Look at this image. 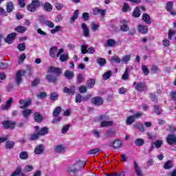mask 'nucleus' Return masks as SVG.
Returning a JSON list of instances; mask_svg holds the SVG:
<instances>
[{"label": "nucleus", "instance_id": "nucleus-57", "mask_svg": "<svg viewBox=\"0 0 176 176\" xmlns=\"http://www.w3.org/2000/svg\"><path fill=\"white\" fill-rule=\"evenodd\" d=\"M45 25L49 27L50 28H54V23L50 20H47L45 21Z\"/></svg>", "mask_w": 176, "mask_h": 176}, {"label": "nucleus", "instance_id": "nucleus-51", "mask_svg": "<svg viewBox=\"0 0 176 176\" xmlns=\"http://www.w3.org/2000/svg\"><path fill=\"white\" fill-rule=\"evenodd\" d=\"M34 170V166L32 165H27L25 166L23 169V173H30Z\"/></svg>", "mask_w": 176, "mask_h": 176}, {"label": "nucleus", "instance_id": "nucleus-35", "mask_svg": "<svg viewBox=\"0 0 176 176\" xmlns=\"http://www.w3.org/2000/svg\"><path fill=\"white\" fill-rule=\"evenodd\" d=\"M19 157L22 160H27L29 157L28 153L27 151H21L19 154Z\"/></svg>", "mask_w": 176, "mask_h": 176}, {"label": "nucleus", "instance_id": "nucleus-61", "mask_svg": "<svg viewBox=\"0 0 176 176\" xmlns=\"http://www.w3.org/2000/svg\"><path fill=\"white\" fill-rule=\"evenodd\" d=\"M61 30V26L57 25L54 29L51 30L50 32L51 34H56V32H58Z\"/></svg>", "mask_w": 176, "mask_h": 176}, {"label": "nucleus", "instance_id": "nucleus-15", "mask_svg": "<svg viewBox=\"0 0 176 176\" xmlns=\"http://www.w3.org/2000/svg\"><path fill=\"white\" fill-rule=\"evenodd\" d=\"M133 168L138 176H142V170L135 161L133 162Z\"/></svg>", "mask_w": 176, "mask_h": 176}, {"label": "nucleus", "instance_id": "nucleus-37", "mask_svg": "<svg viewBox=\"0 0 176 176\" xmlns=\"http://www.w3.org/2000/svg\"><path fill=\"white\" fill-rule=\"evenodd\" d=\"M94 85H96V80L93 78L89 79L87 82V86L89 89H93V87H94Z\"/></svg>", "mask_w": 176, "mask_h": 176}, {"label": "nucleus", "instance_id": "nucleus-41", "mask_svg": "<svg viewBox=\"0 0 176 176\" xmlns=\"http://www.w3.org/2000/svg\"><path fill=\"white\" fill-rule=\"evenodd\" d=\"M59 60L60 61H61L62 63H65L67 62L68 60H69V58L68 57V54H61L59 57Z\"/></svg>", "mask_w": 176, "mask_h": 176}, {"label": "nucleus", "instance_id": "nucleus-26", "mask_svg": "<svg viewBox=\"0 0 176 176\" xmlns=\"http://www.w3.org/2000/svg\"><path fill=\"white\" fill-rule=\"evenodd\" d=\"M100 126L101 127H111V126H113V121H102Z\"/></svg>", "mask_w": 176, "mask_h": 176}, {"label": "nucleus", "instance_id": "nucleus-60", "mask_svg": "<svg viewBox=\"0 0 176 176\" xmlns=\"http://www.w3.org/2000/svg\"><path fill=\"white\" fill-rule=\"evenodd\" d=\"M17 49L19 50V52H24L25 50V44L21 43V44L18 45Z\"/></svg>", "mask_w": 176, "mask_h": 176}, {"label": "nucleus", "instance_id": "nucleus-63", "mask_svg": "<svg viewBox=\"0 0 176 176\" xmlns=\"http://www.w3.org/2000/svg\"><path fill=\"white\" fill-rule=\"evenodd\" d=\"M27 9L29 12H35V10H36V8L32 4V3L28 6Z\"/></svg>", "mask_w": 176, "mask_h": 176}, {"label": "nucleus", "instance_id": "nucleus-39", "mask_svg": "<svg viewBox=\"0 0 176 176\" xmlns=\"http://www.w3.org/2000/svg\"><path fill=\"white\" fill-rule=\"evenodd\" d=\"M130 60H131V55H126V56H122L121 61L124 64H127V63H129V61H130Z\"/></svg>", "mask_w": 176, "mask_h": 176}, {"label": "nucleus", "instance_id": "nucleus-45", "mask_svg": "<svg viewBox=\"0 0 176 176\" xmlns=\"http://www.w3.org/2000/svg\"><path fill=\"white\" fill-rule=\"evenodd\" d=\"M153 145L157 149H159V148H162V145H163V140H157L153 142Z\"/></svg>", "mask_w": 176, "mask_h": 176}, {"label": "nucleus", "instance_id": "nucleus-1", "mask_svg": "<svg viewBox=\"0 0 176 176\" xmlns=\"http://www.w3.org/2000/svg\"><path fill=\"white\" fill-rule=\"evenodd\" d=\"M83 167H85L83 164L77 163L69 166L68 168V171L69 173H73V174H75V173H78V171H80V170H83Z\"/></svg>", "mask_w": 176, "mask_h": 176}, {"label": "nucleus", "instance_id": "nucleus-6", "mask_svg": "<svg viewBox=\"0 0 176 176\" xmlns=\"http://www.w3.org/2000/svg\"><path fill=\"white\" fill-rule=\"evenodd\" d=\"M34 129L36 130V133H38V135H46L49 133V129L47 127H43L39 129V126H35Z\"/></svg>", "mask_w": 176, "mask_h": 176}, {"label": "nucleus", "instance_id": "nucleus-44", "mask_svg": "<svg viewBox=\"0 0 176 176\" xmlns=\"http://www.w3.org/2000/svg\"><path fill=\"white\" fill-rule=\"evenodd\" d=\"M61 107H57L56 108L54 109L52 113L54 116H58L60 113H61Z\"/></svg>", "mask_w": 176, "mask_h": 176}, {"label": "nucleus", "instance_id": "nucleus-33", "mask_svg": "<svg viewBox=\"0 0 176 176\" xmlns=\"http://www.w3.org/2000/svg\"><path fill=\"white\" fill-rule=\"evenodd\" d=\"M144 144H145V140L142 138H137L135 141V145H136V146H142Z\"/></svg>", "mask_w": 176, "mask_h": 176}, {"label": "nucleus", "instance_id": "nucleus-32", "mask_svg": "<svg viewBox=\"0 0 176 176\" xmlns=\"http://www.w3.org/2000/svg\"><path fill=\"white\" fill-rule=\"evenodd\" d=\"M107 46H109V47H113L116 45V41L109 38L106 42Z\"/></svg>", "mask_w": 176, "mask_h": 176}, {"label": "nucleus", "instance_id": "nucleus-62", "mask_svg": "<svg viewBox=\"0 0 176 176\" xmlns=\"http://www.w3.org/2000/svg\"><path fill=\"white\" fill-rule=\"evenodd\" d=\"M31 3L33 4L36 9L41 6V2L38 0H32Z\"/></svg>", "mask_w": 176, "mask_h": 176}, {"label": "nucleus", "instance_id": "nucleus-17", "mask_svg": "<svg viewBox=\"0 0 176 176\" xmlns=\"http://www.w3.org/2000/svg\"><path fill=\"white\" fill-rule=\"evenodd\" d=\"M166 142L169 145H174L176 144V135H169L166 139Z\"/></svg>", "mask_w": 176, "mask_h": 176}, {"label": "nucleus", "instance_id": "nucleus-2", "mask_svg": "<svg viewBox=\"0 0 176 176\" xmlns=\"http://www.w3.org/2000/svg\"><path fill=\"white\" fill-rule=\"evenodd\" d=\"M133 86H135V89L136 90V91H145V90L148 89V87H146V83L142 82H134Z\"/></svg>", "mask_w": 176, "mask_h": 176}, {"label": "nucleus", "instance_id": "nucleus-29", "mask_svg": "<svg viewBox=\"0 0 176 176\" xmlns=\"http://www.w3.org/2000/svg\"><path fill=\"white\" fill-rule=\"evenodd\" d=\"M57 50H58V48L56 46L52 47L50 49V57H56V53H57Z\"/></svg>", "mask_w": 176, "mask_h": 176}, {"label": "nucleus", "instance_id": "nucleus-53", "mask_svg": "<svg viewBox=\"0 0 176 176\" xmlns=\"http://www.w3.org/2000/svg\"><path fill=\"white\" fill-rule=\"evenodd\" d=\"M101 150L98 148H93L91 150L88 151L89 155H97L98 152H100Z\"/></svg>", "mask_w": 176, "mask_h": 176}, {"label": "nucleus", "instance_id": "nucleus-18", "mask_svg": "<svg viewBox=\"0 0 176 176\" xmlns=\"http://www.w3.org/2000/svg\"><path fill=\"white\" fill-rule=\"evenodd\" d=\"M45 151V147L43 146V144H39L36 146V147L34 149V154L35 155H42Z\"/></svg>", "mask_w": 176, "mask_h": 176}, {"label": "nucleus", "instance_id": "nucleus-43", "mask_svg": "<svg viewBox=\"0 0 176 176\" xmlns=\"http://www.w3.org/2000/svg\"><path fill=\"white\" fill-rule=\"evenodd\" d=\"M79 16V10H76L74 12V15L71 17L72 23H74Z\"/></svg>", "mask_w": 176, "mask_h": 176}, {"label": "nucleus", "instance_id": "nucleus-30", "mask_svg": "<svg viewBox=\"0 0 176 176\" xmlns=\"http://www.w3.org/2000/svg\"><path fill=\"white\" fill-rule=\"evenodd\" d=\"M134 129L139 130V131L144 132L145 131V128H144V124L139 122L133 125Z\"/></svg>", "mask_w": 176, "mask_h": 176}, {"label": "nucleus", "instance_id": "nucleus-21", "mask_svg": "<svg viewBox=\"0 0 176 176\" xmlns=\"http://www.w3.org/2000/svg\"><path fill=\"white\" fill-rule=\"evenodd\" d=\"M64 76L66 77L67 79H69V80H71V79H74V78H75V74L69 70H66L64 72Z\"/></svg>", "mask_w": 176, "mask_h": 176}, {"label": "nucleus", "instance_id": "nucleus-10", "mask_svg": "<svg viewBox=\"0 0 176 176\" xmlns=\"http://www.w3.org/2000/svg\"><path fill=\"white\" fill-rule=\"evenodd\" d=\"M14 80L16 85H18V86H20L21 82H23V72L21 70H19L16 72Z\"/></svg>", "mask_w": 176, "mask_h": 176}, {"label": "nucleus", "instance_id": "nucleus-36", "mask_svg": "<svg viewBox=\"0 0 176 176\" xmlns=\"http://www.w3.org/2000/svg\"><path fill=\"white\" fill-rule=\"evenodd\" d=\"M96 62L98 64H99V65H100V67H104V65L107 64V60L104 58H98L96 59Z\"/></svg>", "mask_w": 176, "mask_h": 176}, {"label": "nucleus", "instance_id": "nucleus-47", "mask_svg": "<svg viewBox=\"0 0 176 176\" xmlns=\"http://www.w3.org/2000/svg\"><path fill=\"white\" fill-rule=\"evenodd\" d=\"M174 3H173V1H168L166 3V9L168 12H171V10H173V6Z\"/></svg>", "mask_w": 176, "mask_h": 176}, {"label": "nucleus", "instance_id": "nucleus-8", "mask_svg": "<svg viewBox=\"0 0 176 176\" xmlns=\"http://www.w3.org/2000/svg\"><path fill=\"white\" fill-rule=\"evenodd\" d=\"M16 36H17V33L16 32L8 34V36L5 38V42L9 45H11V43H13V41H14V39H16Z\"/></svg>", "mask_w": 176, "mask_h": 176}, {"label": "nucleus", "instance_id": "nucleus-22", "mask_svg": "<svg viewBox=\"0 0 176 176\" xmlns=\"http://www.w3.org/2000/svg\"><path fill=\"white\" fill-rule=\"evenodd\" d=\"M109 61L111 64H115V63L116 64H120V63H122V59L118 56H114L109 58Z\"/></svg>", "mask_w": 176, "mask_h": 176}, {"label": "nucleus", "instance_id": "nucleus-7", "mask_svg": "<svg viewBox=\"0 0 176 176\" xmlns=\"http://www.w3.org/2000/svg\"><path fill=\"white\" fill-rule=\"evenodd\" d=\"M120 30L123 32H127L130 28L129 27V21L126 19H122L120 21Z\"/></svg>", "mask_w": 176, "mask_h": 176}, {"label": "nucleus", "instance_id": "nucleus-64", "mask_svg": "<svg viewBox=\"0 0 176 176\" xmlns=\"http://www.w3.org/2000/svg\"><path fill=\"white\" fill-rule=\"evenodd\" d=\"M37 98H46V94L45 92H40L39 94H36Z\"/></svg>", "mask_w": 176, "mask_h": 176}, {"label": "nucleus", "instance_id": "nucleus-55", "mask_svg": "<svg viewBox=\"0 0 176 176\" xmlns=\"http://www.w3.org/2000/svg\"><path fill=\"white\" fill-rule=\"evenodd\" d=\"M135 120V119L134 118V117H133V116H131L126 118V124H132V123H134Z\"/></svg>", "mask_w": 176, "mask_h": 176}, {"label": "nucleus", "instance_id": "nucleus-9", "mask_svg": "<svg viewBox=\"0 0 176 176\" xmlns=\"http://www.w3.org/2000/svg\"><path fill=\"white\" fill-rule=\"evenodd\" d=\"M31 102H32V100H31L30 98L28 99L26 101L21 99L19 100V104L21 105L20 107L21 109H25L27 107H30V105H31Z\"/></svg>", "mask_w": 176, "mask_h": 176}, {"label": "nucleus", "instance_id": "nucleus-31", "mask_svg": "<svg viewBox=\"0 0 176 176\" xmlns=\"http://www.w3.org/2000/svg\"><path fill=\"white\" fill-rule=\"evenodd\" d=\"M14 142L12 140H8L6 142V148L7 149H13V148L14 147Z\"/></svg>", "mask_w": 176, "mask_h": 176}, {"label": "nucleus", "instance_id": "nucleus-38", "mask_svg": "<svg viewBox=\"0 0 176 176\" xmlns=\"http://www.w3.org/2000/svg\"><path fill=\"white\" fill-rule=\"evenodd\" d=\"M112 76V72L107 71L102 75V80H108V79Z\"/></svg>", "mask_w": 176, "mask_h": 176}, {"label": "nucleus", "instance_id": "nucleus-12", "mask_svg": "<svg viewBox=\"0 0 176 176\" xmlns=\"http://www.w3.org/2000/svg\"><path fill=\"white\" fill-rule=\"evenodd\" d=\"M3 126L6 130H9V129H14V126H16V122L6 120L3 122Z\"/></svg>", "mask_w": 176, "mask_h": 176}, {"label": "nucleus", "instance_id": "nucleus-20", "mask_svg": "<svg viewBox=\"0 0 176 176\" xmlns=\"http://www.w3.org/2000/svg\"><path fill=\"white\" fill-rule=\"evenodd\" d=\"M54 151L56 153H64V152H65V147H64L63 145L55 146Z\"/></svg>", "mask_w": 176, "mask_h": 176}, {"label": "nucleus", "instance_id": "nucleus-5", "mask_svg": "<svg viewBox=\"0 0 176 176\" xmlns=\"http://www.w3.org/2000/svg\"><path fill=\"white\" fill-rule=\"evenodd\" d=\"M63 93L68 96H74L76 93V87L75 85H72L70 87H65L63 88Z\"/></svg>", "mask_w": 176, "mask_h": 176}, {"label": "nucleus", "instance_id": "nucleus-19", "mask_svg": "<svg viewBox=\"0 0 176 176\" xmlns=\"http://www.w3.org/2000/svg\"><path fill=\"white\" fill-rule=\"evenodd\" d=\"M34 119L36 123H41L43 120V117L41 115V113L35 112L33 114Z\"/></svg>", "mask_w": 176, "mask_h": 176}, {"label": "nucleus", "instance_id": "nucleus-56", "mask_svg": "<svg viewBox=\"0 0 176 176\" xmlns=\"http://www.w3.org/2000/svg\"><path fill=\"white\" fill-rule=\"evenodd\" d=\"M83 82V75L79 74L77 76V80H76V84L77 85H80Z\"/></svg>", "mask_w": 176, "mask_h": 176}, {"label": "nucleus", "instance_id": "nucleus-14", "mask_svg": "<svg viewBox=\"0 0 176 176\" xmlns=\"http://www.w3.org/2000/svg\"><path fill=\"white\" fill-rule=\"evenodd\" d=\"M122 141L119 140H116L110 144V146L114 149H119V148H122Z\"/></svg>", "mask_w": 176, "mask_h": 176}, {"label": "nucleus", "instance_id": "nucleus-42", "mask_svg": "<svg viewBox=\"0 0 176 176\" xmlns=\"http://www.w3.org/2000/svg\"><path fill=\"white\" fill-rule=\"evenodd\" d=\"M132 16L136 18L140 17V16H141V11L140 10V8H135L133 12Z\"/></svg>", "mask_w": 176, "mask_h": 176}, {"label": "nucleus", "instance_id": "nucleus-13", "mask_svg": "<svg viewBox=\"0 0 176 176\" xmlns=\"http://www.w3.org/2000/svg\"><path fill=\"white\" fill-rule=\"evenodd\" d=\"M92 103L94 105L100 107V105H102V104H104V100H102L100 96H96L92 98Z\"/></svg>", "mask_w": 176, "mask_h": 176}, {"label": "nucleus", "instance_id": "nucleus-3", "mask_svg": "<svg viewBox=\"0 0 176 176\" xmlns=\"http://www.w3.org/2000/svg\"><path fill=\"white\" fill-rule=\"evenodd\" d=\"M95 52H96V48L93 47H89L87 45H83L81 46L82 54H86V53H89V54H94Z\"/></svg>", "mask_w": 176, "mask_h": 176}, {"label": "nucleus", "instance_id": "nucleus-49", "mask_svg": "<svg viewBox=\"0 0 176 176\" xmlns=\"http://www.w3.org/2000/svg\"><path fill=\"white\" fill-rule=\"evenodd\" d=\"M50 100L52 101H57V100H58V94L56 92H52L50 94Z\"/></svg>", "mask_w": 176, "mask_h": 176}, {"label": "nucleus", "instance_id": "nucleus-48", "mask_svg": "<svg viewBox=\"0 0 176 176\" xmlns=\"http://www.w3.org/2000/svg\"><path fill=\"white\" fill-rule=\"evenodd\" d=\"M111 118L107 114H102L99 116V120H102V122L109 120Z\"/></svg>", "mask_w": 176, "mask_h": 176}, {"label": "nucleus", "instance_id": "nucleus-28", "mask_svg": "<svg viewBox=\"0 0 176 176\" xmlns=\"http://www.w3.org/2000/svg\"><path fill=\"white\" fill-rule=\"evenodd\" d=\"M172 167H174V165L173 164V161L171 160L166 161L164 164V170H170Z\"/></svg>", "mask_w": 176, "mask_h": 176}, {"label": "nucleus", "instance_id": "nucleus-23", "mask_svg": "<svg viewBox=\"0 0 176 176\" xmlns=\"http://www.w3.org/2000/svg\"><path fill=\"white\" fill-rule=\"evenodd\" d=\"M32 113V109H28L22 111V115L24 118V119L27 120L28 118H30V115Z\"/></svg>", "mask_w": 176, "mask_h": 176}, {"label": "nucleus", "instance_id": "nucleus-58", "mask_svg": "<svg viewBox=\"0 0 176 176\" xmlns=\"http://www.w3.org/2000/svg\"><path fill=\"white\" fill-rule=\"evenodd\" d=\"M142 70L143 74H144V75H149V69H148V67L145 66V65H142Z\"/></svg>", "mask_w": 176, "mask_h": 176}, {"label": "nucleus", "instance_id": "nucleus-27", "mask_svg": "<svg viewBox=\"0 0 176 176\" xmlns=\"http://www.w3.org/2000/svg\"><path fill=\"white\" fill-rule=\"evenodd\" d=\"M14 9V6L13 2L10 1L7 3L6 11L8 12V13H12Z\"/></svg>", "mask_w": 176, "mask_h": 176}, {"label": "nucleus", "instance_id": "nucleus-11", "mask_svg": "<svg viewBox=\"0 0 176 176\" xmlns=\"http://www.w3.org/2000/svg\"><path fill=\"white\" fill-rule=\"evenodd\" d=\"M12 104H13V98H10L9 100L6 101V104L1 105L2 111H9L10 107H12Z\"/></svg>", "mask_w": 176, "mask_h": 176}, {"label": "nucleus", "instance_id": "nucleus-46", "mask_svg": "<svg viewBox=\"0 0 176 176\" xmlns=\"http://www.w3.org/2000/svg\"><path fill=\"white\" fill-rule=\"evenodd\" d=\"M21 166H18L16 169L12 173L10 176H17L21 174Z\"/></svg>", "mask_w": 176, "mask_h": 176}, {"label": "nucleus", "instance_id": "nucleus-4", "mask_svg": "<svg viewBox=\"0 0 176 176\" xmlns=\"http://www.w3.org/2000/svg\"><path fill=\"white\" fill-rule=\"evenodd\" d=\"M47 74H54L56 76L63 74V70L60 67H50L47 70Z\"/></svg>", "mask_w": 176, "mask_h": 176}, {"label": "nucleus", "instance_id": "nucleus-54", "mask_svg": "<svg viewBox=\"0 0 176 176\" xmlns=\"http://www.w3.org/2000/svg\"><path fill=\"white\" fill-rule=\"evenodd\" d=\"M78 91L79 93H81V94H85V93H87V87H86V86L81 85L78 87Z\"/></svg>", "mask_w": 176, "mask_h": 176}, {"label": "nucleus", "instance_id": "nucleus-25", "mask_svg": "<svg viewBox=\"0 0 176 176\" xmlns=\"http://www.w3.org/2000/svg\"><path fill=\"white\" fill-rule=\"evenodd\" d=\"M143 21L146 23V24H151L152 21L151 19V16L148 14H144L142 17Z\"/></svg>", "mask_w": 176, "mask_h": 176}, {"label": "nucleus", "instance_id": "nucleus-34", "mask_svg": "<svg viewBox=\"0 0 176 176\" xmlns=\"http://www.w3.org/2000/svg\"><path fill=\"white\" fill-rule=\"evenodd\" d=\"M15 31H16V32H19L20 34H23V32L27 31V28L25 26L20 25L15 28Z\"/></svg>", "mask_w": 176, "mask_h": 176}, {"label": "nucleus", "instance_id": "nucleus-59", "mask_svg": "<svg viewBox=\"0 0 176 176\" xmlns=\"http://www.w3.org/2000/svg\"><path fill=\"white\" fill-rule=\"evenodd\" d=\"M82 95H80V94H77L76 95V102L77 104H80V102H82Z\"/></svg>", "mask_w": 176, "mask_h": 176}, {"label": "nucleus", "instance_id": "nucleus-52", "mask_svg": "<svg viewBox=\"0 0 176 176\" xmlns=\"http://www.w3.org/2000/svg\"><path fill=\"white\" fill-rule=\"evenodd\" d=\"M123 80H127L129 79V68L126 67L124 74L122 76Z\"/></svg>", "mask_w": 176, "mask_h": 176}, {"label": "nucleus", "instance_id": "nucleus-24", "mask_svg": "<svg viewBox=\"0 0 176 176\" xmlns=\"http://www.w3.org/2000/svg\"><path fill=\"white\" fill-rule=\"evenodd\" d=\"M138 31L141 34H148V27L144 25H139L138 28Z\"/></svg>", "mask_w": 176, "mask_h": 176}, {"label": "nucleus", "instance_id": "nucleus-50", "mask_svg": "<svg viewBox=\"0 0 176 176\" xmlns=\"http://www.w3.org/2000/svg\"><path fill=\"white\" fill-rule=\"evenodd\" d=\"M44 10H47V12H52V10H53V6L49 3H45Z\"/></svg>", "mask_w": 176, "mask_h": 176}, {"label": "nucleus", "instance_id": "nucleus-16", "mask_svg": "<svg viewBox=\"0 0 176 176\" xmlns=\"http://www.w3.org/2000/svg\"><path fill=\"white\" fill-rule=\"evenodd\" d=\"M81 28H82V34L84 36H85L87 38L90 36V32L89 31V28H87V25H86V23H82Z\"/></svg>", "mask_w": 176, "mask_h": 176}, {"label": "nucleus", "instance_id": "nucleus-40", "mask_svg": "<svg viewBox=\"0 0 176 176\" xmlns=\"http://www.w3.org/2000/svg\"><path fill=\"white\" fill-rule=\"evenodd\" d=\"M46 79L48 82H52L53 83H54V82H57V78L50 74L46 76Z\"/></svg>", "mask_w": 176, "mask_h": 176}]
</instances>
